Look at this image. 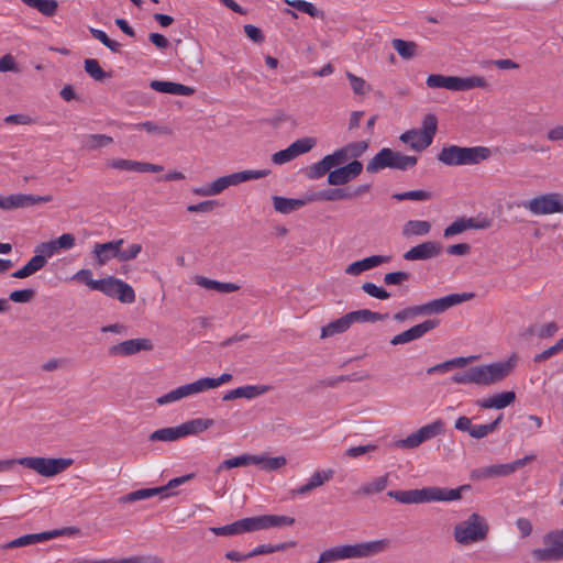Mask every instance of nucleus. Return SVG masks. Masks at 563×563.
<instances>
[{
	"label": "nucleus",
	"instance_id": "43",
	"mask_svg": "<svg viewBox=\"0 0 563 563\" xmlns=\"http://www.w3.org/2000/svg\"><path fill=\"white\" fill-rule=\"evenodd\" d=\"M353 319H334L332 322L321 329V338H330L334 334L346 331Z\"/></svg>",
	"mask_w": 563,
	"mask_h": 563
},
{
	"label": "nucleus",
	"instance_id": "45",
	"mask_svg": "<svg viewBox=\"0 0 563 563\" xmlns=\"http://www.w3.org/2000/svg\"><path fill=\"white\" fill-rule=\"evenodd\" d=\"M85 71L95 80L103 81L104 79L111 78V74L104 71L99 62L95 58H87L84 63Z\"/></svg>",
	"mask_w": 563,
	"mask_h": 563
},
{
	"label": "nucleus",
	"instance_id": "16",
	"mask_svg": "<svg viewBox=\"0 0 563 563\" xmlns=\"http://www.w3.org/2000/svg\"><path fill=\"white\" fill-rule=\"evenodd\" d=\"M153 345L147 339H131L112 345L109 353L118 356H130L141 351H150Z\"/></svg>",
	"mask_w": 563,
	"mask_h": 563
},
{
	"label": "nucleus",
	"instance_id": "54",
	"mask_svg": "<svg viewBox=\"0 0 563 563\" xmlns=\"http://www.w3.org/2000/svg\"><path fill=\"white\" fill-rule=\"evenodd\" d=\"M241 387V398L254 399L268 393L272 387L269 385H245Z\"/></svg>",
	"mask_w": 563,
	"mask_h": 563
},
{
	"label": "nucleus",
	"instance_id": "48",
	"mask_svg": "<svg viewBox=\"0 0 563 563\" xmlns=\"http://www.w3.org/2000/svg\"><path fill=\"white\" fill-rule=\"evenodd\" d=\"M391 44L394 49L405 59L412 58L416 55L417 44L415 42L395 38Z\"/></svg>",
	"mask_w": 563,
	"mask_h": 563
},
{
	"label": "nucleus",
	"instance_id": "33",
	"mask_svg": "<svg viewBox=\"0 0 563 563\" xmlns=\"http://www.w3.org/2000/svg\"><path fill=\"white\" fill-rule=\"evenodd\" d=\"M255 462H256L255 454L244 453V454L222 461L217 467V473H220V472L227 471V470H231L234 467H244V466L255 465Z\"/></svg>",
	"mask_w": 563,
	"mask_h": 563
},
{
	"label": "nucleus",
	"instance_id": "32",
	"mask_svg": "<svg viewBox=\"0 0 563 563\" xmlns=\"http://www.w3.org/2000/svg\"><path fill=\"white\" fill-rule=\"evenodd\" d=\"M47 263V260L45 258V255L42 254H35L22 268L14 272L12 274V277L23 279L26 278L40 269H42Z\"/></svg>",
	"mask_w": 563,
	"mask_h": 563
},
{
	"label": "nucleus",
	"instance_id": "20",
	"mask_svg": "<svg viewBox=\"0 0 563 563\" xmlns=\"http://www.w3.org/2000/svg\"><path fill=\"white\" fill-rule=\"evenodd\" d=\"M559 330L555 322L539 323L534 322L520 332V336L527 341H532L534 338L544 340L553 336Z\"/></svg>",
	"mask_w": 563,
	"mask_h": 563
},
{
	"label": "nucleus",
	"instance_id": "39",
	"mask_svg": "<svg viewBox=\"0 0 563 563\" xmlns=\"http://www.w3.org/2000/svg\"><path fill=\"white\" fill-rule=\"evenodd\" d=\"M163 494V488L153 487V488H142L134 492H131L124 496H122L119 501L120 503H133L137 500L148 499L154 496H161Z\"/></svg>",
	"mask_w": 563,
	"mask_h": 563
},
{
	"label": "nucleus",
	"instance_id": "15",
	"mask_svg": "<svg viewBox=\"0 0 563 563\" xmlns=\"http://www.w3.org/2000/svg\"><path fill=\"white\" fill-rule=\"evenodd\" d=\"M438 324H439L438 319H426L423 322L416 324V325L411 327L410 329L395 335L390 340V343L393 345H398V344H405V343L411 342L416 339L421 338L424 333H427L428 331L438 327Z\"/></svg>",
	"mask_w": 563,
	"mask_h": 563
},
{
	"label": "nucleus",
	"instance_id": "40",
	"mask_svg": "<svg viewBox=\"0 0 563 563\" xmlns=\"http://www.w3.org/2000/svg\"><path fill=\"white\" fill-rule=\"evenodd\" d=\"M287 463V460L285 456H265V455H256V462L255 465L260 466L261 470L265 472H273L277 471L280 467L285 466Z\"/></svg>",
	"mask_w": 563,
	"mask_h": 563
},
{
	"label": "nucleus",
	"instance_id": "27",
	"mask_svg": "<svg viewBox=\"0 0 563 563\" xmlns=\"http://www.w3.org/2000/svg\"><path fill=\"white\" fill-rule=\"evenodd\" d=\"M312 198L309 199H295V198H285L280 196L273 197V206L274 209L283 214L291 213L301 207H303L308 201H311Z\"/></svg>",
	"mask_w": 563,
	"mask_h": 563
},
{
	"label": "nucleus",
	"instance_id": "9",
	"mask_svg": "<svg viewBox=\"0 0 563 563\" xmlns=\"http://www.w3.org/2000/svg\"><path fill=\"white\" fill-rule=\"evenodd\" d=\"M390 545L388 539H378L354 544H341L343 560L366 559L385 552Z\"/></svg>",
	"mask_w": 563,
	"mask_h": 563
},
{
	"label": "nucleus",
	"instance_id": "60",
	"mask_svg": "<svg viewBox=\"0 0 563 563\" xmlns=\"http://www.w3.org/2000/svg\"><path fill=\"white\" fill-rule=\"evenodd\" d=\"M346 78L349 79L351 88L355 95H365L371 91V85L353 73L346 71Z\"/></svg>",
	"mask_w": 563,
	"mask_h": 563
},
{
	"label": "nucleus",
	"instance_id": "47",
	"mask_svg": "<svg viewBox=\"0 0 563 563\" xmlns=\"http://www.w3.org/2000/svg\"><path fill=\"white\" fill-rule=\"evenodd\" d=\"M503 419V415H499L493 422L487 424H474L472 428V431L470 433V437L481 440L486 438L488 434L493 433L500 423Z\"/></svg>",
	"mask_w": 563,
	"mask_h": 563
},
{
	"label": "nucleus",
	"instance_id": "4",
	"mask_svg": "<svg viewBox=\"0 0 563 563\" xmlns=\"http://www.w3.org/2000/svg\"><path fill=\"white\" fill-rule=\"evenodd\" d=\"M492 155V151L486 146L462 147L449 145L442 147L438 154V159L446 166L476 165L486 161Z\"/></svg>",
	"mask_w": 563,
	"mask_h": 563
},
{
	"label": "nucleus",
	"instance_id": "61",
	"mask_svg": "<svg viewBox=\"0 0 563 563\" xmlns=\"http://www.w3.org/2000/svg\"><path fill=\"white\" fill-rule=\"evenodd\" d=\"M343 148L346 151L347 161L350 158L356 159L368 148V143L366 141L352 142L343 146Z\"/></svg>",
	"mask_w": 563,
	"mask_h": 563
},
{
	"label": "nucleus",
	"instance_id": "18",
	"mask_svg": "<svg viewBox=\"0 0 563 563\" xmlns=\"http://www.w3.org/2000/svg\"><path fill=\"white\" fill-rule=\"evenodd\" d=\"M123 243V239L113 240L107 243H96L93 246V254L96 255L97 264L99 266H103L111 258H118L120 261V252Z\"/></svg>",
	"mask_w": 563,
	"mask_h": 563
},
{
	"label": "nucleus",
	"instance_id": "64",
	"mask_svg": "<svg viewBox=\"0 0 563 563\" xmlns=\"http://www.w3.org/2000/svg\"><path fill=\"white\" fill-rule=\"evenodd\" d=\"M561 351H563V338L560 339L554 345L545 349L541 353L536 354L533 357V362L542 363V362L547 361L548 358L556 355Z\"/></svg>",
	"mask_w": 563,
	"mask_h": 563
},
{
	"label": "nucleus",
	"instance_id": "42",
	"mask_svg": "<svg viewBox=\"0 0 563 563\" xmlns=\"http://www.w3.org/2000/svg\"><path fill=\"white\" fill-rule=\"evenodd\" d=\"M417 164L416 156L405 155L400 152L393 151L390 158V168L398 170H407Z\"/></svg>",
	"mask_w": 563,
	"mask_h": 563
},
{
	"label": "nucleus",
	"instance_id": "36",
	"mask_svg": "<svg viewBox=\"0 0 563 563\" xmlns=\"http://www.w3.org/2000/svg\"><path fill=\"white\" fill-rule=\"evenodd\" d=\"M183 438L184 435L180 424L176 427L162 428L150 434L151 441L173 442Z\"/></svg>",
	"mask_w": 563,
	"mask_h": 563
},
{
	"label": "nucleus",
	"instance_id": "52",
	"mask_svg": "<svg viewBox=\"0 0 563 563\" xmlns=\"http://www.w3.org/2000/svg\"><path fill=\"white\" fill-rule=\"evenodd\" d=\"M316 144H317V139L307 136V137H301V139L296 140L295 142H292L290 144V147L297 157L301 154H306V153L310 152L316 146Z\"/></svg>",
	"mask_w": 563,
	"mask_h": 563
},
{
	"label": "nucleus",
	"instance_id": "6",
	"mask_svg": "<svg viewBox=\"0 0 563 563\" xmlns=\"http://www.w3.org/2000/svg\"><path fill=\"white\" fill-rule=\"evenodd\" d=\"M489 532L487 520L477 512L471 514L465 520L453 528V537L461 545H472L486 540Z\"/></svg>",
	"mask_w": 563,
	"mask_h": 563
},
{
	"label": "nucleus",
	"instance_id": "55",
	"mask_svg": "<svg viewBox=\"0 0 563 563\" xmlns=\"http://www.w3.org/2000/svg\"><path fill=\"white\" fill-rule=\"evenodd\" d=\"M393 199L398 201L404 200H417V201H426L431 199V192L427 190H409L405 192L394 194Z\"/></svg>",
	"mask_w": 563,
	"mask_h": 563
},
{
	"label": "nucleus",
	"instance_id": "51",
	"mask_svg": "<svg viewBox=\"0 0 563 563\" xmlns=\"http://www.w3.org/2000/svg\"><path fill=\"white\" fill-rule=\"evenodd\" d=\"M443 422L438 419L429 424L421 427L418 431L423 442L435 438L443 432Z\"/></svg>",
	"mask_w": 563,
	"mask_h": 563
},
{
	"label": "nucleus",
	"instance_id": "10",
	"mask_svg": "<svg viewBox=\"0 0 563 563\" xmlns=\"http://www.w3.org/2000/svg\"><path fill=\"white\" fill-rule=\"evenodd\" d=\"M93 290H99L109 297L118 298L121 302L125 303H131L135 299L133 288L125 282L115 277L96 280Z\"/></svg>",
	"mask_w": 563,
	"mask_h": 563
},
{
	"label": "nucleus",
	"instance_id": "50",
	"mask_svg": "<svg viewBox=\"0 0 563 563\" xmlns=\"http://www.w3.org/2000/svg\"><path fill=\"white\" fill-rule=\"evenodd\" d=\"M210 531L216 536H238L244 533L242 519L222 527H211Z\"/></svg>",
	"mask_w": 563,
	"mask_h": 563
},
{
	"label": "nucleus",
	"instance_id": "2",
	"mask_svg": "<svg viewBox=\"0 0 563 563\" xmlns=\"http://www.w3.org/2000/svg\"><path fill=\"white\" fill-rule=\"evenodd\" d=\"M462 488H441L435 486L421 489L389 490L387 495L405 505L426 504L432 501H454L461 499Z\"/></svg>",
	"mask_w": 563,
	"mask_h": 563
},
{
	"label": "nucleus",
	"instance_id": "7",
	"mask_svg": "<svg viewBox=\"0 0 563 563\" xmlns=\"http://www.w3.org/2000/svg\"><path fill=\"white\" fill-rule=\"evenodd\" d=\"M536 562H554L563 560V537L558 529L542 537V547L531 551Z\"/></svg>",
	"mask_w": 563,
	"mask_h": 563
},
{
	"label": "nucleus",
	"instance_id": "28",
	"mask_svg": "<svg viewBox=\"0 0 563 563\" xmlns=\"http://www.w3.org/2000/svg\"><path fill=\"white\" fill-rule=\"evenodd\" d=\"M214 424L210 418H195L180 424L184 438L205 432Z\"/></svg>",
	"mask_w": 563,
	"mask_h": 563
},
{
	"label": "nucleus",
	"instance_id": "38",
	"mask_svg": "<svg viewBox=\"0 0 563 563\" xmlns=\"http://www.w3.org/2000/svg\"><path fill=\"white\" fill-rule=\"evenodd\" d=\"M49 540V534H47L46 531L40 532V533H31V534H24L22 537H19L9 543L5 544L4 548H20V547H26L40 542H44Z\"/></svg>",
	"mask_w": 563,
	"mask_h": 563
},
{
	"label": "nucleus",
	"instance_id": "26",
	"mask_svg": "<svg viewBox=\"0 0 563 563\" xmlns=\"http://www.w3.org/2000/svg\"><path fill=\"white\" fill-rule=\"evenodd\" d=\"M194 282L196 285L205 289L214 290L220 294H230L238 291L240 289V286L238 284L213 280L200 275L195 276Z\"/></svg>",
	"mask_w": 563,
	"mask_h": 563
},
{
	"label": "nucleus",
	"instance_id": "44",
	"mask_svg": "<svg viewBox=\"0 0 563 563\" xmlns=\"http://www.w3.org/2000/svg\"><path fill=\"white\" fill-rule=\"evenodd\" d=\"M388 474L375 477L373 481L361 486L360 493L364 495H374L380 493L388 486Z\"/></svg>",
	"mask_w": 563,
	"mask_h": 563
},
{
	"label": "nucleus",
	"instance_id": "17",
	"mask_svg": "<svg viewBox=\"0 0 563 563\" xmlns=\"http://www.w3.org/2000/svg\"><path fill=\"white\" fill-rule=\"evenodd\" d=\"M232 379L230 373H223L219 377H202L192 383L185 384L190 396L216 389Z\"/></svg>",
	"mask_w": 563,
	"mask_h": 563
},
{
	"label": "nucleus",
	"instance_id": "63",
	"mask_svg": "<svg viewBox=\"0 0 563 563\" xmlns=\"http://www.w3.org/2000/svg\"><path fill=\"white\" fill-rule=\"evenodd\" d=\"M331 172L323 158L308 167L306 175L309 179H319Z\"/></svg>",
	"mask_w": 563,
	"mask_h": 563
},
{
	"label": "nucleus",
	"instance_id": "57",
	"mask_svg": "<svg viewBox=\"0 0 563 563\" xmlns=\"http://www.w3.org/2000/svg\"><path fill=\"white\" fill-rule=\"evenodd\" d=\"M91 35L93 38L100 41L106 47H108L111 52L113 53H119L120 52V48H121V44L111 40L106 32H103L102 30H98V29H93V27H90L89 29Z\"/></svg>",
	"mask_w": 563,
	"mask_h": 563
},
{
	"label": "nucleus",
	"instance_id": "23",
	"mask_svg": "<svg viewBox=\"0 0 563 563\" xmlns=\"http://www.w3.org/2000/svg\"><path fill=\"white\" fill-rule=\"evenodd\" d=\"M516 399V394L511 390L498 393L488 397H484L476 401V405L483 409H505Z\"/></svg>",
	"mask_w": 563,
	"mask_h": 563
},
{
	"label": "nucleus",
	"instance_id": "25",
	"mask_svg": "<svg viewBox=\"0 0 563 563\" xmlns=\"http://www.w3.org/2000/svg\"><path fill=\"white\" fill-rule=\"evenodd\" d=\"M150 87L155 91L176 96H191L195 93L192 87L173 81L152 80Z\"/></svg>",
	"mask_w": 563,
	"mask_h": 563
},
{
	"label": "nucleus",
	"instance_id": "35",
	"mask_svg": "<svg viewBox=\"0 0 563 563\" xmlns=\"http://www.w3.org/2000/svg\"><path fill=\"white\" fill-rule=\"evenodd\" d=\"M318 200H324V201H338V200H351V187H339V188H331L327 190H322L318 192L313 198Z\"/></svg>",
	"mask_w": 563,
	"mask_h": 563
},
{
	"label": "nucleus",
	"instance_id": "5",
	"mask_svg": "<svg viewBox=\"0 0 563 563\" xmlns=\"http://www.w3.org/2000/svg\"><path fill=\"white\" fill-rule=\"evenodd\" d=\"M475 297L474 292L450 294L448 296L433 299L429 302L411 306L397 312L394 317H420L441 314L449 308L460 305Z\"/></svg>",
	"mask_w": 563,
	"mask_h": 563
},
{
	"label": "nucleus",
	"instance_id": "56",
	"mask_svg": "<svg viewBox=\"0 0 563 563\" xmlns=\"http://www.w3.org/2000/svg\"><path fill=\"white\" fill-rule=\"evenodd\" d=\"M242 523L244 533L267 530L264 515L243 518Z\"/></svg>",
	"mask_w": 563,
	"mask_h": 563
},
{
	"label": "nucleus",
	"instance_id": "30",
	"mask_svg": "<svg viewBox=\"0 0 563 563\" xmlns=\"http://www.w3.org/2000/svg\"><path fill=\"white\" fill-rule=\"evenodd\" d=\"M393 150L382 148L366 165V172L369 174L378 173L382 169L390 168V158Z\"/></svg>",
	"mask_w": 563,
	"mask_h": 563
},
{
	"label": "nucleus",
	"instance_id": "24",
	"mask_svg": "<svg viewBox=\"0 0 563 563\" xmlns=\"http://www.w3.org/2000/svg\"><path fill=\"white\" fill-rule=\"evenodd\" d=\"M390 261L388 255H372L361 261L353 262L345 268L347 275L356 276L361 273L377 267Z\"/></svg>",
	"mask_w": 563,
	"mask_h": 563
},
{
	"label": "nucleus",
	"instance_id": "3",
	"mask_svg": "<svg viewBox=\"0 0 563 563\" xmlns=\"http://www.w3.org/2000/svg\"><path fill=\"white\" fill-rule=\"evenodd\" d=\"M71 459L67 457H41L25 456L20 459L0 460V473L8 472L14 464L27 467L44 477H53L66 471L71 464Z\"/></svg>",
	"mask_w": 563,
	"mask_h": 563
},
{
	"label": "nucleus",
	"instance_id": "46",
	"mask_svg": "<svg viewBox=\"0 0 563 563\" xmlns=\"http://www.w3.org/2000/svg\"><path fill=\"white\" fill-rule=\"evenodd\" d=\"M284 2L295 8L296 10L307 13L311 18H324L323 11L318 10L311 2H308L306 0H284Z\"/></svg>",
	"mask_w": 563,
	"mask_h": 563
},
{
	"label": "nucleus",
	"instance_id": "19",
	"mask_svg": "<svg viewBox=\"0 0 563 563\" xmlns=\"http://www.w3.org/2000/svg\"><path fill=\"white\" fill-rule=\"evenodd\" d=\"M487 81L484 77L471 76L466 78L457 76H445V89L452 91H466L473 88H485Z\"/></svg>",
	"mask_w": 563,
	"mask_h": 563
},
{
	"label": "nucleus",
	"instance_id": "53",
	"mask_svg": "<svg viewBox=\"0 0 563 563\" xmlns=\"http://www.w3.org/2000/svg\"><path fill=\"white\" fill-rule=\"evenodd\" d=\"M438 130V119L434 114L429 113L423 118L422 121V130L421 132L424 134L427 143H432L433 137Z\"/></svg>",
	"mask_w": 563,
	"mask_h": 563
},
{
	"label": "nucleus",
	"instance_id": "58",
	"mask_svg": "<svg viewBox=\"0 0 563 563\" xmlns=\"http://www.w3.org/2000/svg\"><path fill=\"white\" fill-rule=\"evenodd\" d=\"M266 529L292 526L295 518L279 515H264Z\"/></svg>",
	"mask_w": 563,
	"mask_h": 563
},
{
	"label": "nucleus",
	"instance_id": "22",
	"mask_svg": "<svg viewBox=\"0 0 563 563\" xmlns=\"http://www.w3.org/2000/svg\"><path fill=\"white\" fill-rule=\"evenodd\" d=\"M332 470H318L316 471L303 485H300L291 490L292 495L305 496L312 489L322 486L333 477Z\"/></svg>",
	"mask_w": 563,
	"mask_h": 563
},
{
	"label": "nucleus",
	"instance_id": "31",
	"mask_svg": "<svg viewBox=\"0 0 563 563\" xmlns=\"http://www.w3.org/2000/svg\"><path fill=\"white\" fill-rule=\"evenodd\" d=\"M514 473V467L510 463L494 464L473 472V476L477 478H490L498 476H507Z\"/></svg>",
	"mask_w": 563,
	"mask_h": 563
},
{
	"label": "nucleus",
	"instance_id": "37",
	"mask_svg": "<svg viewBox=\"0 0 563 563\" xmlns=\"http://www.w3.org/2000/svg\"><path fill=\"white\" fill-rule=\"evenodd\" d=\"M431 230V223L424 220H409L402 227V235L409 238L412 235H427Z\"/></svg>",
	"mask_w": 563,
	"mask_h": 563
},
{
	"label": "nucleus",
	"instance_id": "12",
	"mask_svg": "<svg viewBox=\"0 0 563 563\" xmlns=\"http://www.w3.org/2000/svg\"><path fill=\"white\" fill-rule=\"evenodd\" d=\"M363 170V164L353 159L344 166L332 169L328 174V184L331 186H343L355 179Z\"/></svg>",
	"mask_w": 563,
	"mask_h": 563
},
{
	"label": "nucleus",
	"instance_id": "21",
	"mask_svg": "<svg viewBox=\"0 0 563 563\" xmlns=\"http://www.w3.org/2000/svg\"><path fill=\"white\" fill-rule=\"evenodd\" d=\"M490 222L488 220L477 221L474 218H459L449 227L445 228L443 232L444 238H451L456 234H460L468 229H487L489 228Z\"/></svg>",
	"mask_w": 563,
	"mask_h": 563
},
{
	"label": "nucleus",
	"instance_id": "1",
	"mask_svg": "<svg viewBox=\"0 0 563 563\" xmlns=\"http://www.w3.org/2000/svg\"><path fill=\"white\" fill-rule=\"evenodd\" d=\"M517 362V355L512 354L508 360L479 365L468 368L463 373H456L451 377L455 384H476L488 386L503 380L510 374Z\"/></svg>",
	"mask_w": 563,
	"mask_h": 563
},
{
	"label": "nucleus",
	"instance_id": "29",
	"mask_svg": "<svg viewBox=\"0 0 563 563\" xmlns=\"http://www.w3.org/2000/svg\"><path fill=\"white\" fill-rule=\"evenodd\" d=\"M400 141L404 143L409 144L410 148L421 152L429 147L432 143H427V140L424 134L421 132V130L411 129L406 132H404L400 135Z\"/></svg>",
	"mask_w": 563,
	"mask_h": 563
},
{
	"label": "nucleus",
	"instance_id": "8",
	"mask_svg": "<svg viewBox=\"0 0 563 563\" xmlns=\"http://www.w3.org/2000/svg\"><path fill=\"white\" fill-rule=\"evenodd\" d=\"M519 206L534 216L561 213L563 212V196L558 192L543 194L522 201Z\"/></svg>",
	"mask_w": 563,
	"mask_h": 563
},
{
	"label": "nucleus",
	"instance_id": "41",
	"mask_svg": "<svg viewBox=\"0 0 563 563\" xmlns=\"http://www.w3.org/2000/svg\"><path fill=\"white\" fill-rule=\"evenodd\" d=\"M27 7L36 9L45 16L55 15L58 2L56 0H21Z\"/></svg>",
	"mask_w": 563,
	"mask_h": 563
},
{
	"label": "nucleus",
	"instance_id": "13",
	"mask_svg": "<svg viewBox=\"0 0 563 563\" xmlns=\"http://www.w3.org/2000/svg\"><path fill=\"white\" fill-rule=\"evenodd\" d=\"M442 251L443 246L441 243L435 241H426L408 250L404 253L402 257L406 261H427L438 257Z\"/></svg>",
	"mask_w": 563,
	"mask_h": 563
},
{
	"label": "nucleus",
	"instance_id": "59",
	"mask_svg": "<svg viewBox=\"0 0 563 563\" xmlns=\"http://www.w3.org/2000/svg\"><path fill=\"white\" fill-rule=\"evenodd\" d=\"M344 561L341 544L322 551L316 563H332Z\"/></svg>",
	"mask_w": 563,
	"mask_h": 563
},
{
	"label": "nucleus",
	"instance_id": "34",
	"mask_svg": "<svg viewBox=\"0 0 563 563\" xmlns=\"http://www.w3.org/2000/svg\"><path fill=\"white\" fill-rule=\"evenodd\" d=\"M271 173L269 169H258V170H242L238 173H233L230 175H227L229 185L230 186H236L242 183L252 180V179H260L266 177Z\"/></svg>",
	"mask_w": 563,
	"mask_h": 563
},
{
	"label": "nucleus",
	"instance_id": "62",
	"mask_svg": "<svg viewBox=\"0 0 563 563\" xmlns=\"http://www.w3.org/2000/svg\"><path fill=\"white\" fill-rule=\"evenodd\" d=\"M323 161L325 162V164L330 167V169L332 170V168L336 167V166H341L342 164H344L345 162H347V157H346V151H344L343 147L334 151L332 154H328L323 157Z\"/></svg>",
	"mask_w": 563,
	"mask_h": 563
},
{
	"label": "nucleus",
	"instance_id": "11",
	"mask_svg": "<svg viewBox=\"0 0 563 563\" xmlns=\"http://www.w3.org/2000/svg\"><path fill=\"white\" fill-rule=\"evenodd\" d=\"M51 195L37 196L32 194H12L9 196L0 195V209L11 211L16 209L29 208L38 203L52 201Z\"/></svg>",
	"mask_w": 563,
	"mask_h": 563
},
{
	"label": "nucleus",
	"instance_id": "49",
	"mask_svg": "<svg viewBox=\"0 0 563 563\" xmlns=\"http://www.w3.org/2000/svg\"><path fill=\"white\" fill-rule=\"evenodd\" d=\"M113 142V139L106 134H90L84 140V146L90 151L106 147Z\"/></svg>",
	"mask_w": 563,
	"mask_h": 563
},
{
	"label": "nucleus",
	"instance_id": "14",
	"mask_svg": "<svg viewBox=\"0 0 563 563\" xmlns=\"http://www.w3.org/2000/svg\"><path fill=\"white\" fill-rule=\"evenodd\" d=\"M107 166L118 170L137 172V173H158L163 170L162 165L147 162H137L124 158H113L107 162Z\"/></svg>",
	"mask_w": 563,
	"mask_h": 563
}]
</instances>
